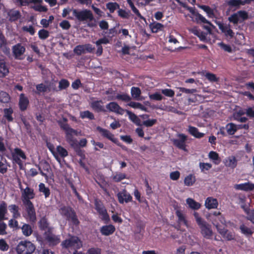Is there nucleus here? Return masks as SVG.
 <instances>
[{
    "mask_svg": "<svg viewBox=\"0 0 254 254\" xmlns=\"http://www.w3.org/2000/svg\"><path fill=\"white\" fill-rule=\"evenodd\" d=\"M67 119L63 117L62 120L58 121V125L64 131L65 134V139L67 142L72 147L77 146V141L74 136L77 135V131L71 128L67 124Z\"/></svg>",
    "mask_w": 254,
    "mask_h": 254,
    "instance_id": "f257e3e1",
    "label": "nucleus"
},
{
    "mask_svg": "<svg viewBox=\"0 0 254 254\" xmlns=\"http://www.w3.org/2000/svg\"><path fill=\"white\" fill-rule=\"evenodd\" d=\"M58 210L59 214L62 217L71 224L75 227L79 226L80 221L76 211L71 206L62 204L59 206Z\"/></svg>",
    "mask_w": 254,
    "mask_h": 254,
    "instance_id": "f03ea898",
    "label": "nucleus"
},
{
    "mask_svg": "<svg viewBox=\"0 0 254 254\" xmlns=\"http://www.w3.org/2000/svg\"><path fill=\"white\" fill-rule=\"evenodd\" d=\"M72 15L79 21H89L87 24L89 27H94L96 26L95 23L92 21L94 19L93 14L92 11L87 9L83 10H78L76 9H72Z\"/></svg>",
    "mask_w": 254,
    "mask_h": 254,
    "instance_id": "7ed1b4c3",
    "label": "nucleus"
},
{
    "mask_svg": "<svg viewBox=\"0 0 254 254\" xmlns=\"http://www.w3.org/2000/svg\"><path fill=\"white\" fill-rule=\"evenodd\" d=\"M61 245L63 248L78 250L82 247V242L78 237L71 236L68 239L63 241Z\"/></svg>",
    "mask_w": 254,
    "mask_h": 254,
    "instance_id": "20e7f679",
    "label": "nucleus"
},
{
    "mask_svg": "<svg viewBox=\"0 0 254 254\" xmlns=\"http://www.w3.org/2000/svg\"><path fill=\"white\" fill-rule=\"evenodd\" d=\"M25 206V214H23V217L32 223H35L37 220L36 213L34 204L32 201H26L23 203Z\"/></svg>",
    "mask_w": 254,
    "mask_h": 254,
    "instance_id": "39448f33",
    "label": "nucleus"
},
{
    "mask_svg": "<svg viewBox=\"0 0 254 254\" xmlns=\"http://www.w3.org/2000/svg\"><path fill=\"white\" fill-rule=\"evenodd\" d=\"M35 250V247L30 241H20L16 247L18 254H32Z\"/></svg>",
    "mask_w": 254,
    "mask_h": 254,
    "instance_id": "423d86ee",
    "label": "nucleus"
},
{
    "mask_svg": "<svg viewBox=\"0 0 254 254\" xmlns=\"http://www.w3.org/2000/svg\"><path fill=\"white\" fill-rule=\"evenodd\" d=\"M94 205L95 209L101 216V219L104 221L105 223H108L110 221V217L102 202L98 199H95Z\"/></svg>",
    "mask_w": 254,
    "mask_h": 254,
    "instance_id": "0eeeda50",
    "label": "nucleus"
},
{
    "mask_svg": "<svg viewBox=\"0 0 254 254\" xmlns=\"http://www.w3.org/2000/svg\"><path fill=\"white\" fill-rule=\"evenodd\" d=\"M247 19H248V14L245 10H239L228 17L229 22L234 25L238 24V23H241Z\"/></svg>",
    "mask_w": 254,
    "mask_h": 254,
    "instance_id": "6e6552de",
    "label": "nucleus"
},
{
    "mask_svg": "<svg viewBox=\"0 0 254 254\" xmlns=\"http://www.w3.org/2000/svg\"><path fill=\"white\" fill-rule=\"evenodd\" d=\"M177 136L179 138L172 140L173 145L180 149L185 151H187L186 145L187 136L183 133H179L177 134Z\"/></svg>",
    "mask_w": 254,
    "mask_h": 254,
    "instance_id": "1a4fd4ad",
    "label": "nucleus"
},
{
    "mask_svg": "<svg viewBox=\"0 0 254 254\" xmlns=\"http://www.w3.org/2000/svg\"><path fill=\"white\" fill-rule=\"evenodd\" d=\"M11 155L13 161L21 168L23 165V162L20 158L23 160L26 159V156L24 152L21 149L16 147L14 149L13 152L11 153Z\"/></svg>",
    "mask_w": 254,
    "mask_h": 254,
    "instance_id": "9d476101",
    "label": "nucleus"
},
{
    "mask_svg": "<svg viewBox=\"0 0 254 254\" xmlns=\"http://www.w3.org/2000/svg\"><path fill=\"white\" fill-rule=\"evenodd\" d=\"M202 236L205 239H210L213 235L211 226L206 221L198 225Z\"/></svg>",
    "mask_w": 254,
    "mask_h": 254,
    "instance_id": "9b49d317",
    "label": "nucleus"
},
{
    "mask_svg": "<svg viewBox=\"0 0 254 254\" xmlns=\"http://www.w3.org/2000/svg\"><path fill=\"white\" fill-rule=\"evenodd\" d=\"M53 228H49L44 233V236L46 240L51 246H56L60 242V238L52 233Z\"/></svg>",
    "mask_w": 254,
    "mask_h": 254,
    "instance_id": "f8f14e48",
    "label": "nucleus"
},
{
    "mask_svg": "<svg viewBox=\"0 0 254 254\" xmlns=\"http://www.w3.org/2000/svg\"><path fill=\"white\" fill-rule=\"evenodd\" d=\"M97 130L101 133L102 136L105 137L112 142L116 144L117 145L120 146V144L118 143L119 140L117 138H115L114 135L112 134L109 130L107 129L103 128L100 127H97Z\"/></svg>",
    "mask_w": 254,
    "mask_h": 254,
    "instance_id": "ddd939ff",
    "label": "nucleus"
},
{
    "mask_svg": "<svg viewBox=\"0 0 254 254\" xmlns=\"http://www.w3.org/2000/svg\"><path fill=\"white\" fill-rule=\"evenodd\" d=\"M40 171V174L44 177L46 179H48L47 174L51 171L50 164L46 161H42L39 165H36Z\"/></svg>",
    "mask_w": 254,
    "mask_h": 254,
    "instance_id": "4468645a",
    "label": "nucleus"
},
{
    "mask_svg": "<svg viewBox=\"0 0 254 254\" xmlns=\"http://www.w3.org/2000/svg\"><path fill=\"white\" fill-rule=\"evenodd\" d=\"M25 50V47L21 43H18L12 47L13 55L15 59L21 60L20 57L24 54Z\"/></svg>",
    "mask_w": 254,
    "mask_h": 254,
    "instance_id": "2eb2a0df",
    "label": "nucleus"
},
{
    "mask_svg": "<svg viewBox=\"0 0 254 254\" xmlns=\"http://www.w3.org/2000/svg\"><path fill=\"white\" fill-rule=\"evenodd\" d=\"M35 194L32 188L27 187L22 192V201L23 203L26 201H31L30 199L35 197Z\"/></svg>",
    "mask_w": 254,
    "mask_h": 254,
    "instance_id": "dca6fc26",
    "label": "nucleus"
},
{
    "mask_svg": "<svg viewBox=\"0 0 254 254\" xmlns=\"http://www.w3.org/2000/svg\"><path fill=\"white\" fill-rule=\"evenodd\" d=\"M106 108L110 112H114L120 115H123L125 110L115 102H112L106 105Z\"/></svg>",
    "mask_w": 254,
    "mask_h": 254,
    "instance_id": "f3484780",
    "label": "nucleus"
},
{
    "mask_svg": "<svg viewBox=\"0 0 254 254\" xmlns=\"http://www.w3.org/2000/svg\"><path fill=\"white\" fill-rule=\"evenodd\" d=\"M119 202L123 204L124 202L127 203L132 201V197L125 190L117 194Z\"/></svg>",
    "mask_w": 254,
    "mask_h": 254,
    "instance_id": "a211bd4d",
    "label": "nucleus"
},
{
    "mask_svg": "<svg viewBox=\"0 0 254 254\" xmlns=\"http://www.w3.org/2000/svg\"><path fill=\"white\" fill-rule=\"evenodd\" d=\"M116 231L115 226L112 224L102 226L100 229V232L103 236H108L114 233Z\"/></svg>",
    "mask_w": 254,
    "mask_h": 254,
    "instance_id": "6ab92c4d",
    "label": "nucleus"
},
{
    "mask_svg": "<svg viewBox=\"0 0 254 254\" xmlns=\"http://www.w3.org/2000/svg\"><path fill=\"white\" fill-rule=\"evenodd\" d=\"M29 104L28 98L25 96L24 93L20 94L18 102V106L21 111H25L27 110Z\"/></svg>",
    "mask_w": 254,
    "mask_h": 254,
    "instance_id": "aec40b11",
    "label": "nucleus"
},
{
    "mask_svg": "<svg viewBox=\"0 0 254 254\" xmlns=\"http://www.w3.org/2000/svg\"><path fill=\"white\" fill-rule=\"evenodd\" d=\"M152 33H156L164 30V25L156 21H153L149 25Z\"/></svg>",
    "mask_w": 254,
    "mask_h": 254,
    "instance_id": "412c9836",
    "label": "nucleus"
},
{
    "mask_svg": "<svg viewBox=\"0 0 254 254\" xmlns=\"http://www.w3.org/2000/svg\"><path fill=\"white\" fill-rule=\"evenodd\" d=\"M102 104V100L94 101L91 104V107L96 112H105L106 110Z\"/></svg>",
    "mask_w": 254,
    "mask_h": 254,
    "instance_id": "4be33fe9",
    "label": "nucleus"
},
{
    "mask_svg": "<svg viewBox=\"0 0 254 254\" xmlns=\"http://www.w3.org/2000/svg\"><path fill=\"white\" fill-rule=\"evenodd\" d=\"M218 205L217 199L212 197H207L205 201V206L209 209L216 208Z\"/></svg>",
    "mask_w": 254,
    "mask_h": 254,
    "instance_id": "5701e85b",
    "label": "nucleus"
},
{
    "mask_svg": "<svg viewBox=\"0 0 254 254\" xmlns=\"http://www.w3.org/2000/svg\"><path fill=\"white\" fill-rule=\"evenodd\" d=\"M224 163L226 167L234 169L237 165V160L234 156H229L225 159Z\"/></svg>",
    "mask_w": 254,
    "mask_h": 254,
    "instance_id": "b1692460",
    "label": "nucleus"
},
{
    "mask_svg": "<svg viewBox=\"0 0 254 254\" xmlns=\"http://www.w3.org/2000/svg\"><path fill=\"white\" fill-rule=\"evenodd\" d=\"M7 213V204L5 201H2L0 203V222L7 219V218L5 217Z\"/></svg>",
    "mask_w": 254,
    "mask_h": 254,
    "instance_id": "393cba45",
    "label": "nucleus"
},
{
    "mask_svg": "<svg viewBox=\"0 0 254 254\" xmlns=\"http://www.w3.org/2000/svg\"><path fill=\"white\" fill-rule=\"evenodd\" d=\"M236 189L245 191L252 190L254 189V184L249 182L240 184L236 185Z\"/></svg>",
    "mask_w": 254,
    "mask_h": 254,
    "instance_id": "a878e982",
    "label": "nucleus"
},
{
    "mask_svg": "<svg viewBox=\"0 0 254 254\" xmlns=\"http://www.w3.org/2000/svg\"><path fill=\"white\" fill-rule=\"evenodd\" d=\"M38 226L39 229L42 231L48 230L49 228H53L52 227H49V223L46 217H43L38 222Z\"/></svg>",
    "mask_w": 254,
    "mask_h": 254,
    "instance_id": "bb28decb",
    "label": "nucleus"
},
{
    "mask_svg": "<svg viewBox=\"0 0 254 254\" xmlns=\"http://www.w3.org/2000/svg\"><path fill=\"white\" fill-rule=\"evenodd\" d=\"M10 212L12 214V218L17 219L20 217V213L19 212V207L16 204H11L8 206Z\"/></svg>",
    "mask_w": 254,
    "mask_h": 254,
    "instance_id": "cd10ccee",
    "label": "nucleus"
},
{
    "mask_svg": "<svg viewBox=\"0 0 254 254\" xmlns=\"http://www.w3.org/2000/svg\"><path fill=\"white\" fill-rule=\"evenodd\" d=\"M20 228L22 230V234L26 237L30 236L33 233L32 227L28 224H24Z\"/></svg>",
    "mask_w": 254,
    "mask_h": 254,
    "instance_id": "c85d7f7f",
    "label": "nucleus"
},
{
    "mask_svg": "<svg viewBox=\"0 0 254 254\" xmlns=\"http://www.w3.org/2000/svg\"><path fill=\"white\" fill-rule=\"evenodd\" d=\"M189 131L190 133L197 138H200L204 136V134L199 132L198 129L194 127L190 126L189 127Z\"/></svg>",
    "mask_w": 254,
    "mask_h": 254,
    "instance_id": "c756f323",
    "label": "nucleus"
},
{
    "mask_svg": "<svg viewBox=\"0 0 254 254\" xmlns=\"http://www.w3.org/2000/svg\"><path fill=\"white\" fill-rule=\"evenodd\" d=\"M228 135H233L237 131L236 125L233 123H228L225 126Z\"/></svg>",
    "mask_w": 254,
    "mask_h": 254,
    "instance_id": "7c9ffc66",
    "label": "nucleus"
},
{
    "mask_svg": "<svg viewBox=\"0 0 254 254\" xmlns=\"http://www.w3.org/2000/svg\"><path fill=\"white\" fill-rule=\"evenodd\" d=\"M8 15L9 17V20L11 21H16L21 17L20 12L15 10H10L8 13Z\"/></svg>",
    "mask_w": 254,
    "mask_h": 254,
    "instance_id": "2f4dec72",
    "label": "nucleus"
},
{
    "mask_svg": "<svg viewBox=\"0 0 254 254\" xmlns=\"http://www.w3.org/2000/svg\"><path fill=\"white\" fill-rule=\"evenodd\" d=\"M187 203L189 206L193 209L198 210L200 208L201 205L199 203L195 201L193 199L191 198H188L186 200Z\"/></svg>",
    "mask_w": 254,
    "mask_h": 254,
    "instance_id": "473e14b6",
    "label": "nucleus"
},
{
    "mask_svg": "<svg viewBox=\"0 0 254 254\" xmlns=\"http://www.w3.org/2000/svg\"><path fill=\"white\" fill-rule=\"evenodd\" d=\"M39 191L44 194L45 198L49 197L51 194L50 189L46 187L45 185L42 183L39 185Z\"/></svg>",
    "mask_w": 254,
    "mask_h": 254,
    "instance_id": "72a5a7b5",
    "label": "nucleus"
},
{
    "mask_svg": "<svg viewBox=\"0 0 254 254\" xmlns=\"http://www.w3.org/2000/svg\"><path fill=\"white\" fill-rule=\"evenodd\" d=\"M195 177L193 174H190L185 177L184 179V184L186 186H191L195 182Z\"/></svg>",
    "mask_w": 254,
    "mask_h": 254,
    "instance_id": "f704fd0d",
    "label": "nucleus"
},
{
    "mask_svg": "<svg viewBox=\"0 0 254 254\" xmlns=\"http://www.w3.org/2000/svg\"><path fill=\"white\" fill-rule=\"evenodd\" d=\"M176 214L178 218V222L188 227V223L185 215L180 210H177Z\"/></svg>",
    "mask_w": 254,
    "mask_h": 254,
    "instance_id": "c9c22d12",
    "label": "nucleus"
},
{
    "mask_svg": "<svg viewBox=\"0 0 254 254\" xmlns=\"http://www.w3.org/2000/svg\"><path fill=\"white\" fill-rule=\"evenodd\" d=\"M199 7L206 13L207 16L209 18H213L215 17L214 10L210 6L208 5H201L199 6Z\"/></svg>",
    "mask_w": 254,
    "mask_h": 254,
    "instance_id": "e433bc0d",
    "label": "nucleus"
},
{
    "mask_svg": "<svg viewBox=\"0 0 254 254\" xmlns=\"http://www.w3.org/2000/svg\"><path fill=\"white\" fill-rule=\"evenodd\" d=\"M106 6L111 13H114L116 9L120 8V5L117 2H109L106 3Z\"/></svg>",
    "mask_w": 254,
    "mask_h": 254,
    "instance_id": "4c0bfd02",
    "label": "nucleus"
},
{
    "mask_svg": "<svg viewBox=\"0 0 254 254\" xmlns=\"http://www.w3.org/2000/svg\"><path fill=\"white\" fill-rule=\"evenodd\" d=\"M209 158L213 161V162L216 164H219L221 162L220 158L218 154L215 151H211L209 152L208 155Z\"/></svg>",
    "mask_w": 254,
    "mask_h": 254,
    "instance_id": "58836bf2",
    "label": "nucleus"
},
{
    "mask_svg": "<svg viewBox=\"0 0 254 254\" xmlns=\"http://www.w3.org/2000/svg\"><path fill=\"white\" fill-rule=\"evenodd\" d=\"M9 72L8 68L4 62H0V77H5Z\"/></svg>",
    "mask_w": 254,
    "mask_h": 254,
    "instance_id": "ea45409f",
    "label": "nucleus"
},
{
    "mask_svg": "<svg viewBox=\"0 0 254 254\" xmlns=\"http://www.w3.org/2000/svg\"><path fill=\"white\" fill-rule=\"evenodd\" d=\"M240 229L241 230V233L245 235V236H246L247 237L251 236L254 233V232L252 230L251 228H248L244 224L240 225Z\"/></svg>",
    "mask_w": 254,
    "mask_h": 254,
    "instance_id": "a19ab883",
    "label": "nucleus"
},
{
    "mask_svg": "<svg viewBox=\"0 0 254 254\" xmlns=\"http://www.w3.org/2000/svg\"><path fill=\"white\" fill-rule=\"evenodd\" d=\"M4 117L7 119L8 122L13 121V118L12 114L13 112V110L11 108H5L3 110Z\"/></svg>",
    "mask_w": 254,
    "mask_h": 254,
    "instance_id": "79ce46f5",
    "label": "nucleus"
},
{
    "mask_svg": "<svg viewBox=\"0 0 254 254\" xmlns=\"http://www.w3.org/2000/svg\"><path fill=\"white\" fill-rule=\"evenodd\" d=\"M80 117L82 119H84L85 118L89 119V120H93L95 119L94 114L92 112H91L88 110L83 111V112H80Z\"/></svg>",
    "mask_w": 254,
    "mask_h": 254,
    "instance_id": "37998d69",
    "label": "nucleus"
},
{
    "mask_svg": "<svg viewBox=\"0 0 254 254\" xmlns=\"http://www.w3.org/2000/svg\"><path fill=\"white\" fill-rule=\"evenodd\" d=\"M115 98L118 100H120L126 102H129L131 99L130 96L127 93L118 94L116 95Z\"/></svg>",
    "mask_w": 254,
    "mask_h": 254,
    "instance_id": "c03bdc74",
    "label": "nucleus"
},
{
    "mask_svg": "<svg viewBox=\"0 0 254 254\" xmlns=\"http://www.w3.org/2000/svg\"><path fill=\"white\" fill-rule=\"evenodd\" d=\"M16 2L19 3L20 6H26L30 3H37L42 1L41 0H16Z\"/></svg>",
    "mask_w": 254,
    "mask_h": 254,
    "instance_id": "a18cd8bd",
    "label": "nucleus"
},
{
    "mask_svg": "<svg viewBox=\"0 0 254 254\" xmlns=\"http://www.w3.org/2000/svg\"><path fill=\"white\" fill-rule=\"evenodd\" d=\"M70 85L69 82L65 79H62L59 81V90H62L67 88Z\"/></svg>",
    "mask_w": 254,
    "mask_h": 254,
    "instance_id": "49530a36",
    "label": "nucleus"
},
{
    "mask_svg": "<svg viewBox=\"0 0 254 254\" xmlns=\"http://www.w3.org/2000/svg\"><path fill=\"white\" fill-rule=\"evenodd\" d=\"M131 94L132 97L135 99L138 98L141 94V90L139 87H132L131 88Z\"/></svg>",
    "mask_w": 254,
    "mask_h": 254,
    "instance_id": "de8ad7c7",
    "label": "nucleus"
},
{
    "mask_svg": "<svg viewBox=\"0 0 254 254\" xmlns=\"http://www.w3.org/2000/svg\"><path fill=\"white\" fill-rule=\"evenodd\" d=\"M10 97L6 92L1 91L0 92V102L3 103H6L9 102Z\"/></svg>",
    "mask_w": 254,
    "mask_h": 254,
    "instance_id": "09e8293b",
    "label": "nucleus"
},
{
    "mask_svg": "<svg viewBox=\"0 0 254 254\" xmlns=\"http://www.w3.org/2000/svg\"><path fill=\"white\" fill-rule=\"evenodd\" d=\"M56 150L58 154L62 158H64L68 155L67 151L61 145L58 146L57 147Z\"/></svg>",
    "mask_w": 254,
    "mask_h": 254,
    "instance_id": "8fccbe9b",
    "label": "nucleus"
},
{
    "mask_svg": "<svg viewBox=\"0 0 254 254\" xmlns=\"http://www.w3.org/2000/svg\"><path fill=\"white\" fill-rule=\"evenodd\" d=\"M127 176L124 173H119L112 177L113 180L115 182H120L122 180L126 179Z\"/></svg>",
    "mask_w": 254,
    "mask_h": 254,
    "instance_id": "3c124183",
    "label": "nucleus"
},
{
    "mask_svg": "<svg viewBox=\"0 0 254 254\" xmlns=\"http://www.w3.org/2000/svg\"><path fill=\"white\" fill-rule=\"evenodd\" d=\"M36 89L38 91L39 93L40 92H45L47 91H50L51 89L50 88V87L48 86H46L43 83H40L36 85Z\"/></svg>",
    "mask_w": 254,
    "mask_h": 254,
    "instance_id": "603ef678",
    "label": "nucleus"
},
{
    "mask_svg": "<svg viewBox=\"0 0 254 254\" xmlns=\"http://www.w3.org/2000/svg\"><path fill=\"white\" fill-rule=\"evenodd\" d=\"M127 113L128 115L129 119L132 121L133 123H135L137 125H139V122L140 120L137 117V116L134 113H132L131 111L127 110Z\"/></svg>",
    "mask_w": 254,
    "mask_h": 254,
    "instance_id": "864d4df0",
    "label": "nucleus"
},
{
    "mask_svg": "<svg viewBox=\"0 0 254 254\" xmlns=\"http://www.w3.org/2000/svg\"><path fill=\"white\" fill-rule=\"evenodd\" d=\"M203 75L211 82H216L218 80V78L216 77V75L213 73L207 72L204 74V72H203Z\"/></svg>",
    "mask_w": 254,
    "mask_h": 254,
    "instance_id": "5fc2aeb1",
    "label": "nucleus"
},
{
    "mask_svg": "<svg viewBox=\"0 0 254 254\" xmlns=\"http://www.w3.org/2000/svg\"><path fill=\"white\" fill-rule=\"evenodd\" d=\"M38 36L40 39L45 40L49 37V32L48 30L42 29L38 31Z\"/></svg>",
    "mask_w": 254,
    "mask_h": 254,
    "instance_id": "6e6d98bb",
    "label": "nucleus"
},
{
    "mask_svg": "<svg viewBox=\"0 0 254 254\" xmlns=\"http://www.w3.org/2000/svg\"><path fill=\"white\" fill-rule=\"evenodd\" d=\"M144 228L145 224L141 221H138L136 224V229L135 231V233H140L142 231L144 230Z\"/></svg>",
    "mask_w": 254,
    "mask_h": 254,
    "instance_id": "4d7b16f0",
    "label": "nucleus"
},
{
    "mask_svg": "<svg viewBox=\"0 0 254 254\" xmlns=\"http://www.w3.org/2000/svg\"><path fill=\"white\" fill-rule=\"evenodd\" d=\"M74 53L78 56H80L81 54L85 53L83 45H79L76 46L73 50Z\"/></svg>",
    "mask_w": 254,
    "mask_h": 254,
    "instance_id": "13d9d810",
    "label": "nucleus"
},
{
    "mask_svg": "<svg viewBox=\"0 0 254 254\" xmlns=\"http://www.w3.org/2000/svg\"><path fill=\"white\" fill-rule=\"evenodd\" d=\"M214 225L215 226L218 232L222 236L224 235L228 231V230L222 226L219 225V223H213Z\"/></svg>",
    "mask_w": 254,
    "mask_h": 254,
    "instance_id": "bf43d9fd",
    "label": "nucleus"
},
{
    "mask_svg": "<svg viewBox=\"0 0 254 254\" xmlns=\"http://www.w3.org/2000/svg\"><path fill=\"white\" fill-rule=\"evenodd\" d=\"M199 167L201 172L208 171L212 168V165L208 163H199Z\"/></svg>",
    "mask_w": 254,
    "mask_h": 254,
    "instance_id": "052dcab7",
    "label": "nucleus"
},
{
    "mask_svg": "<svg viewBox=\"0 0 254 254\" xmlns=\"http://www.w3.org/2000/svg\"><path fill=\"white\" fill-rule=\"evenodd\" d=\"M16 219H11L8 221V226L11 228H15L16 229H20V227L18 226V222Z\"/></svg>",
    "mask_w": 254,
    "mask_h": 254,
    "instance_id": "680f3d73",
    "label": "nucleus"
},
{
    "mask_svg": "<svg viewBox=\"0 0 254 254\" xmlns=\"http://www.w3.org/2000/svg\"><path fill=\"white\" fill-rule=\"evenodd\" d=\"M216 24L218 25L221 32L224 33L230 27V25H224V23L220 21H217Z\"/></svg>",
    "mask_w": 254,
    "mask_h": 254,
    "instance_id": "e2e57ef3",
    "label": "nucleus"
},
{
    "mask_svg": "<svg viewBox=\"0 0 254 254\" xmlns=\"http://www.w3.org/2000/svg\"><path fill=\"white\" fill-rule=\"evenodd\" d=\"M216 24L218 25L221 32L224 33L230 27V25H224V23L220 21H217Z\"/></svg>",
    "mask_w": 254,
    "mask_h": 254,
    "instance_id": "0e129e2a",
    "label": "nucleus"
},
{
    "mask_svg": "<svg viewBox=\"0 0 254 254\" xmlns=\"http://www.w3.org/2000/svg\"><path fill=\"white\" fill-rule=\"evenodd\" d=\"M119 10L118 11V15L124 19H127L129 17V13L128 12L126 11L125 10L118 8Z\"/></svg>",
    "mask_w": 254,
    "mask_h": 254,
    "instance_id": "69168bd1",
    "label": "nucleus"
},
{
    "mask_svg": "<svg viewBox=\"0 0 254 254\" xmlns=\"http://www.w3.org/2000/svg\"><path fill=\"white\" fill-rule=\"evenodd\" d=\"M246 114L250 118H254V106L247 108L246 109Z\"/></svg>",
    "mask_w": 254,
    "mask_h": 254,
    "instance_id": "338daca9",
    "label": "nucleus"
},
{
    "mask_svg": "<svg viewBox=\"0 0 254 254\" xmlns=\"http://www.w3.org/2000/svg\"><path fill=\"white\" fill-rule=\"evenodd\" d=\"M88 254H101V249L98 248H91L88 250Z\"/></svg>",
    "mask_w": 254,
    "mask_h": 254,
    "instance_id": "774afa93",
    "label": "nucleus"
}]
</instances>
